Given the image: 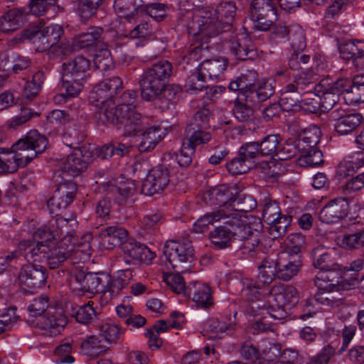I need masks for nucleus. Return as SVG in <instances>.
I'll list each match as a JSON object with an SVG mask.
<instances>
[{"label": "nucleus", "mask_w": 364, "mask_h": 364, "mask_svg": "<svg viewBox=\"0 0 364 364\" xmlns=\"http://www.w3.org/2000/svg\"><path fill=\"white\" fill-rule=\"evenodd\" d=\"M237 12L234 1H227L220 4L217 9L204 8L196 13L187 25L189 34L194 36L203 35L211 37L219 34V31H230Z\"/></svg>", "instance_id": "nucleus-1"}, {"label": "nucleus", "mask_w": 364, "mask_h": 364, "mask_svg": "<svg viewBox=\"0 0 364 364\" xmlns=\"http://www.w3.org/2000/svg\"><path fill=\"white\" fill-rule=\"evenodd\" d=\"M95 117L103 124H112L118 129L123 127L126 136H134L144 131L141 114L129 107L112 103L103 104L96 111Z\"/></svg>", "instance_id": "nucleus-2"}, {"label": "nucleus", "mask_w": 364, "mask_h": 364, "mask_svg": "<svg viewBox=\"0 0 364 364\" xmlns=\"http://www.w3.org/2000/svg\"><path fill=\"white\" fill-rule=\"evenodd\" d=\"M173 74V65L166 60H160L146 68L139 80L141 97L146 101H154L165 83Z\"/></svg>", "instance_id": "nucleus-3"}, {"label": "nucleus", "mask_w": 364, "mask_h": 364, "mask_svg": "<svg viewBox=\"0 0 364 364\" xmlns=\"http://www.w3.org/2000/svg\"><path fill=\"white\" fill-rule=\"evenodd\" d=\"M90 61L82 55H78L63 64L62 82L66 95L75 97L82 91L87 81Z\"/></svg>", "instance_id": "nucleus-4"}, {"label": "nucleus", "mask_w": 364, "mask_h": 364, "mask_svg": "<svg viewBox=\"0 0 364 364\" xmlns=\"http://www.w3.org/2000/svg\"><path fill=\"white\" fill-rule=\"evenodd\" d=\"M49 306L48 298L46 296H40L35 298L28 306V310L32 316H40L41 328L49 330L53 334L60 333L68 323V318L62 309H55L53 311H48L43 315Z\"/></svg>", "instance_id": "nucleus-5"}, {"label": "nucleus", "mask_w": 364, "mask_h": 364, "mask_svg": "<svg viewBox=\"0 0 364 364\" xmlns=\"http://www.w3.org/2000/svg\"><path fill=\"white\" fill-rule=\"evenodd\" d=\"M241 228L233 232L235 237L233 247L238 249L242 254L249 255L250 257L257 256L262 252V245H260L262 235V223L257 220L253 227L250 226L247 220V217L243 216L242 225Z\"/></svg>", "instance_id": "nucleus-6"}, {"label": "nucleus", "mask_w": 364, "mask_h": 364, "mask_svg": "<svg viewBox=\"0 0 364 364\" xmlns=\"http://www.w3.org/2000/svg\"><path fill=\"white\" fill-rule=\"evenodd\" d=\"M48 144L46 136L41 135L37 131H31L25 139H21L12 146L13 156L16 163V170L19 166H26L38 154L43 153Z\"/></svg>", "instance_id": "nucleus-7"}, {"label": "nucleus", "mask_w": 364, "mask_h": 364, "mask_svg": "<svg viewBox=\"0 0 364 364\" xmlns=\"http://www.w3.org/2000/svg\"><path fill=\"white\" fill-rule=\"evenodd\" d=\"M277 19V14L273 0H253L249 18L245 20V28L265 31L269 29Z\"/></svg>", "instance_id": "nucleus-8"}, {"label": "nucleus", "mask_w": 364, "mask_h": 364, "mask_svg": "<svg viewBox=\"0 0 364 364\" xmlns=\"http://www.w3.org/2000/svg\"><path fill=\"white\" fill-rule=\"evenodd\" d=\"M164 254L173 270L178 273L188 272L194 260L193 247L188 240L167 241L164 247Z\"/></svg>", "instance_id": "nucleus-9"}, {"label": "nucleus", "mask_w": 364, "mask_h": 364, "mask_svg": "<svg viewBox=\"0 0 364 364\" xmlns=\"http://www.w3.org/2000/svg\"><path fill=\"white\" fill-rule=\"evenodd\" d=\"M63 34V30L60 26L50 25L25 30L19 38H14L13 41L21 42L23 39H28L35 46L36 51L48 50V53L51 47L59 42Z\"/></svg>", "instance_id": "nucleus-10"}, {"label": "nucleus", "mask_w": 364, "mask_h": 364, "mask_svg": "<svg viewBox=\"0 0 364 364\" xmlns=\"http://www.w3.org/2000/svg\"><path fill=\"white\" fill-rule=\"evenodd\" d=\"M243 214L240 212L232 211L227 213L221 220L224 225L216 227L215 230L210 233V237L213 245L218 249H223L230 246H233V240L237 230L241 228L242 225Z\"/></svg>", "instance_id": "nucleus-11"}, {"label": "nucleus", "mask_w": 364, "mask_h": 364, "mask_svg": "<svg viewBox=\"0 0 364 364\" xmlns=\"http://www.w3.org/2000/svg\"><path fill=\"white\" fill-rule=\"evenodd\" d=\"M278 264L279 262L270 257H266L262 259L259 266V274L257 280L254 281L250 279H243L241 281L242 296L251 297L252 292H257L264 286H267L272 282L276 277H278Z\"/></svg>", "instance_id": "nucleus-12"}, {"label": "nucleus", "mask_w": 364, "mask_h": 364, "mask_svg": "<svg viewBox=\"0 0 364 364\" xmlns=\"http://www.w3.org/2000/svg\"><path fill=\"white\" fill-rule=\"evenodd\" d=\"M75 279L84 292L97 294L107 292L109 275L105 272H86L83 266L76 267L73 272Z\"/></svg>", "instance_id": "nucleus-13"}, {"label": "nucleus", "mask_w": 364, "mask_h": 364, "mask_svg": "<svg viewBox=\"0 0 364 364\" xmlns=\"http://www.w3.org/2000/svg\"><path fill=\"white\" fill-rule=\"evenodd\" d=\"M323 280L327 279L330 284L326 287H321V284H317L318 291L315 294V301L320 304L330 306L337 307L343 303L342 294L340 290H348L352 288L354 285L348 282L341 284L339 281H335L333 279H329L328 277L323 278Z\"/></svg>", "instance_id": "nucleus-14"}, {"label": "nucleus", "mask_w": 364, "mask_h": 364, "mask_svg": "<svg viewBox=\"0 0 364 364\" xmlns=\"http://www.w3.org/2000/svg\"><path fill=\"white\" fill-rule=\"evenodd\" d=\"M122 86V80L118 76L105 78L93 87L89 97L90 102H97L96 105L97 108L103 106V104L112 103L109 100L117 94Z\"/></svg>", "instance_id": "nucleus-15"}, {"label": "nucleus", "mask_w": 364, "mask_h": 364, "mask_svg": "<svg viewBox=\"0 0 364 364\" xmlns=\"http://www.w3.org/2000/svg\"><path fill=\"white\" fill-rule=\"evenodd\" d=\"M203 200L210 206H225L233 205V211H247L246 207L240 205V199L235 198L230 188L225 185H220L210 188L203 195Z\"/></svg>", "instance_id": "nucleus-16"}, {"label": "nucleus", "mask_w": 364, "mask_h": 364, "mask_svg": "<svg viewBox=\"0 0 364 364\" xmlns=\"http://www.w3.org/2000/svg\"><path fill=\"white\" fill-rule=\"evenodd\" d=\"M170 182L168 169L164 165H159L147 174L141 185V193L146 196H153L163 191Z\"/></svg>", "instance_id": "nucleus-17"}, {"label": "nucleus", "mask_w": 364, "mask_h": 364, "mask_svg": "<svg viewBox=\"0 0 364 364\" xmlns=\"http://www.w3.org/2000/svg\"><path fill=\"white\" fill-rule=\"evenodd\" d=\"M87 156L83 153L82 148L75 149L60 164V176L65 181L80 175L88 165Z\"/></svg>", "instance_id": "nucleus-18"}, {"label": "nucleus", "mask_w": 364, "mask_h": 364, "mask_svg": "<svg viewBox=\"0 0 364 364\" xmlns=\"http://www.w3.org/2000/svg\"><path fill=\"white\" fill-rule=\"evenodd\" d=\"M77 191V184L72 181L60 183L47 205L50 213H58L65 209L73 201Z\"/></svg>", "instance_id": "nucleus-19"}, {"label": "nucleus", "mask_w": 364, "mask_h": 364, "mask_svg": "<svg viewBox=\"0 0 364 364\" xmlns=\"http://www.w3.org/2000/svg\"><path fill=\"white\" fill-rule=\"evenodd\" d=\"M47 277L46 267L28 263L21 267L18 276V282L25 289H33L44 284Z\"/></svg>", "instance_id": "nucleus-20"}, {"label": "nucleus", "mask_w": 364, "mask_h": 364, "mask_svg": "<svg viewBox=\"0 0 364 364\" xmlns=\"http://www.w3.org/2000/svg\"><path fill=\"white\" fill-rule=\"evenodd\" d=\"M330 117L336 121L335 130L339 135H346L350 133L363 122V117L360 114H346L345 110L340 108L332 110Z\"/></svg>", "instance_id": "nucleus-21"}, {"label": "nucleus", "mask_w": 364, "mask_h": 364, "mask_svg": "<svg viewBox=\"0 0 364 364\" xmlns=\"http://www.w3.org/2000/svg\"><path fill=\"white\" fill-rule=\"evenodd\" d=\"M349 205L346 198H337L330 200L320 211V220L326 224L335 223L346 218Z\"/></svg>", "instance_id": "nucleus-22"}, {"label": "nucleus", "mask_w": 364, "mask_h": 364, "mask_svg": "<svg viewBox=\"0 0 364 364\" xmlns=\"http://www.w3.org/2000/svg\"><path fill=\"white\" fill-rule=\"evenodd\" d=\"M228 44L230 51L238 60H252L257 55L252 41L246 35H232L228 40Z\"/></svg>", "instance_id": "nucleus-23"}, {"label": "nucleus", "mask_w": 364, "mask_h": 364, "mask_svg": "<svg viewBox=\"0 0 364 364\" xmlns=\"http://www.w3.org/2000/svg\"><path fill=\"white\" fill-rule=\"evenodd\" d=\"M243 93L247 96V101L259 107L261 102L267 100L274 95V87L272 82L267 79L256 82L250 81L249 90H245Z\"/></svg>", "instance_id": "nucleus-24"}, {"label": "nucleus", "mask_w": 364, "mask_h": 364, "mask_svg": "<svg viewBox=\"0 0 364 364\" xmlns=\"http://www.w3.org/2000/svg\"><path fill=\"white\" fill-rule=\"evenodd\" d=\"M122 250L124 252V259L127 264L133 261L148 263L155 257L154 252L145 245L134 240L127 241L123 244Z\"/></svg>", "instance_id": "nucleus-25"}, {"label": "nucleus", "mask_w": 364, "mask_h": 364, "mask_svg": "<svg viewBox=\"0 0 364 364\" xmlns=\"http://www.w3.org/2000/svg\"><path fill=\"white\" fill-rule=\"evenodd\" d=\"M311 255L316 268L325 272H335L338 278L341 276L340 265L331 251L323 246H318L312 250Z\"/></svg>", "instance_id": "nucleus-26"}, {"label": "nucleus", "mask_w": 364, "mask_h": 364, "mask_svg": "<svg viewBox=\"0 0 364 364\" xmlns=\"http://www.w3.org/2000/svg\"><path fill=\"white\" fill-rule=\"evenodd\" d=\"M227 68V60L224 58L203 60L199 65L196 77L198 81L205 82V79L215 80L224 73Z\"/></svg>", "instance_id": "nucleus-27"}, {"label": "nucleus", "mask_w": 364, "mask_h": 364, "mask_svg": "<svg viewBox=\"0 0 364 364\" xmlns=\"http://www.w3.org/2000/svg\"><path fill=\"white\" fill-rule=\"evenodd\" d=\"M99 238L102 245L109 250L122 246L127 241L128 232L119 226H109L100 232Z\"/></svg>", "instance_id": "nucleus-28"}, {"label": "nucleus", "mask_w": 364, "mask_h": 364, "mask_svg": "<svg viewBox=\"0 0 364 364\" xmlns=\"http://www.w3.org/2000/svg\"><path fill=\"white\" fill-rule=\"evenodd\" d=\"M269 294L274 297L276 306L294 305L299 301L297 290L290 285H274L269 291Z\"/></svg>", "instance_id": "nucleus-29"}, {"label": "nucleus", "mask_w": 364, "mask_h": 364, "mask_svg": "<svg viewBox=\"0 0 364 364\" xmlns=\"http://www.w3.org/2000/svg\"><path fill=\"white\" fill-rule=\"evenodd\" d=\"M132 149L129 143H123L121 141H112L103 145L99 152L98 156L102 159H108L112 157L119 159L128 156Z\"/></svg>", "instance_id": "nucleus-30"}, {"label": "nucleus", "mask_w": 364, "mask_h": 364, "mask_svg": "<svg viewBox=\"0 0 364 364\" xmlns=\"http://www.w3.org/2000/svg\"><path fill=\"white\" fill-rule=\"evenodd\" d=\"M103 28L101 27H90L86 32L82 33L73 38L76 48L83 49L93 46H97L102 41Z\"/></svg>", "instance_id": "nucleus-31"}, {"label": "nucleus", "mask_w": 364, "mask_h": 364, "mask_svg": "<svg viewBox=\"0 0 364 364\" xmlns=\"http://www.w3.org/2000/svg\"><path fill=\"white\" fill-rule=\"evenodd\" d=\"M301 92L295 89L290 83L287 85L281 94L279 104L280 107L287 112L297 111Z\"/></svg>", "instance_id": "nucleus-32"}, {"label": "nucleus", "mask_w": 364, "mask_h": 364, "mask_svg": "<svg viewBox=\"0 0 364 364\" xmlns=\"http://www.w3.org/2000/svg\"><path fill=\"white\" fill-rule=\"evenodd\" d=\"M247 100V96L242 92L235 102L233 113L235 118L240 122L249 121L253 115V109L258 107L257 105H251Z\"/></svg>", "instance_id": "nucleus-33"}, {"label": "nucleus", "mask_w": 364, "mask_h": 364, "mask_svg": "<svg viewBox=\"0 0 364 364\" xmlns=\"http://www.w3.org/2000/svg\"><path fill=\"white\" fill-rule=\"evenodd\" d=\"M143 0H114V8L122 16L127 19L135 14L142 12L144 9Z\"/></svg>", "instance_id": "nucleus-34"}, {"label": "nucleus", "mask_w": 364, "mask_h": 364, "mask_svg": "<svg viewBox=\"0 0 364 364\" xmlns=\"http://www.w3.org/2000/svg\"><path fill=\"white\" fill-rule=\"evenodd\" d=\"M162 132L159 127H150L144 131L141 141L139 144L140 152H147L153 150L156 144L163 139Z\"/></svg>", "instance_id": "nucleus-35"}, {"label": "nucleus", "mask_w": 364, "mask_h": 364, "mask_svg": "<svg viewBox=\"0 0 364 364\" xmlns=\"http://www.w3.org/2000/svg\"><path fill=\"white\" fill-rule=\"evenodd\" d=\"M23 20V13L19 9H11L0 18V31L4 33L14 31L21 26Z\"/></svg>", "instance_id": "nucleus-36"}, {"label": "nucleus", "mask_w": 364, "mask_h": 364, "mask_svg": "<svg viewBox=\"0 0 364 364\" xmlns=\"http://www.w3.org/2000/svg\"><path fill=\"white\" fill-rule=\"evenodd\" d=\"M19 249H24L29 252H26V257L33 259L34 261L41 260L42 259H47L50 250V247L48 244L37 242L36 245L30 241H23L19 244Z\"/></svg>", "instance_id": "nucleus-37"}, {"label": "nucleus", "mask_w": 364, "mask_h": 364, "mask_svg": "<svg viewBox=\"0 0 364 364\" xmlns=\"http://www.w3.org/2000/svg\"><path fill=\"white\" fill-rule=\"evenodd\" d=\"M319 134L320 130L316 126L305 129L300 138L296 141L299 149L304 151L317 149L316 146L320 141Z\"/></svg>", "instance_id": "nucleus-38"}, {"label": "nucleus", "mask_w": 364, "mask_h": 364, "mask_svg": "<svg viewBox=\"0 0 364 364\" xmlns=\"http://www.w3.org/2000/svg\"><path fill=\"white\" fill-rule=\"evenodd\" d=\"M70 314L75 317L78 323L88 324L93 321L97 316V313L93 308V301L82 306H71Z\"/></svg>", "instance_id": "nucleus-39"}, {"label": "nucleus", "mask_w": 364, "mask_h": 364, "mask_svg": "<svg viewBox=\"0 0 364 364\" xmlns=\"http://www.w3.org/2000/svg\"><path fill=\"white\" fill-rule=\"evenodd\" d=\"M132 277V272L127 269L119 271L116 278L113 280L109 279V284L107 287V292L110 296H114L129 283Z\"/></svg>", "instance_id": "nucleus-40"}, {"label": "nucleus", "mask_w": 364, "mask_h": 364, "mask_svg": "<svg viewBox=\"0 0 364 364\" xmlns=\"http://www.w3.org/2000/svg\"><path fill=\"white\" fill-rule=\"evenodd\" d=\"M278 278L282 280L288 281L297 274L301 267L300 259L278 261Z\"/></svg>", "instance_id": "nucleus-41"}, {"label": "nucleus", "mask_w": 364, "mask_h": 364, "mask_svg": "<svg viewBox=\"0 0 364 364\" xmlns=\"http://www.w3.org/2000/svg\"><path fill=\"white\" fill-rule=\"evenodd\" d=\"M317 80L316 75L312 70H307L297 74L290 84L294 85L296 90L303 93L306 89H312Z\"/></svg>", "instance_id": "nucleus-42"}, {"label": "nucleus", "mask_w": 364, "mask_h": 364, "mask_svg": "<svg viewBox=\"0 0 364 364\" xmlns=\"http://www.w3.org/2000/svg\"><path fill=\"white\" fill-rule=\"evenodd\" d=\"M187 132V140L183 141L185 147L188 148L191 152H195L196 147L198 145L208 143L211 139V134L210 132L205 130H188Z\"/></svg>", "instance_id": "nucleus-43"}, {"label": "nucleus", "mask_w": 364, "mask_h": 364, "mask_svg": "<svg viewBox=\"0 0 364 364\" xmlns=\"http://www.w3.org/2000/svg\"><path fill=\"white\" fill-rule=\"evenodd\" d=\"M71 250H66L58 243L53 247H50L48 256V264L50 269H56L60 267L63 263L69 260L70 252Z\"/></svg>", "instance_id": "nucleus-44"}, {"label": "nucleus", "mask_w": 364, "mask_h": 364, "mask_svg": "<svg viewBox=\"0 0 364 364\" xmlns=\"http://www.w3.org/2000/svg\"><path fill=\"white\" fill-rule=\"evenodd\" d=\"M320 107L319 95L311 91L301 93L298 110L303 109L307 112L316 113Z\"/></svg>", "instance_id": "nucleus-45"}, {"label": "nucleus", "mask_w": 364, "mask_h": 364, "mask_svg": "<svg viewBox=\"0 0 364 364\" xmlns=\"http://www.w3.org/2000/svg\"><path fill=\"white\" fill-rule=\"evenodd\" d=\"M224 210H219L217 212L207 213L199 218L193 225V230L196 232H202L210 225H213L215 222L221 220L227 214Z\"/></svg>", "instance_id": "nucleus-46"}, {"label": "nucleus", "mask_w": 364, "mask_h": 364, "mask_svg": "<svg viewBox=\"0 0 364 364\" xmlns=\"http://www.w3.org/2000/svg\"><path fill=\"white\" fill-rule=\"evenodd\" d=\"M75 48L73 41L63 40L59 43L54 44L48 54L50 58L63 60L71 55Z\"/></svg>", "instance_id": "nucleus-47"}, {"label": "nucleus", "mask_w": 364, "mask_h": 364, "mask_svg": "<svg viewBox=\"0 0 364 364\" xmlns=\"http://www.w3.org/2000/svg\"><path fill=\"white\" fill-rule=\"evenodd\" d=\"M281 139L279 134H269L264 136L259 142L262 156H275Z\"/></svg>", "instance_id": "nucleus-48"}, {"label": "nucleus", "mask_w": 364, "mask_h": 364, "mask_svg": "<svg viewBox=\"0 0 364 364\" xmlns=\"http://www.w3.org/2000/svg\"><path fill=\"white\" fill-rule=\"evenodd\" d=\"M91 255V249L89 243H84L82 245H77L75 248H73L72 251L70 252L69 260L71 264L75 265L76 267L81 266V263L85 262L87 260L90 259Z\"/></svg>", "instance_id": "nucleus-49"}, {"label": "nucleus", "mask_w": 364, "mask_h": 364, "mask_svg": "<svg viewBox=\"0 0 364 364\" xmlns=\"http://www.w3.org/2000/svg\"><path fill=\"white\" fill-rule=\"evenodd\" d=\"M364 43L358 41H347L340 45L339 52L341 57L346 60H352L354 63V58H356L359 53H362V48Z\"/></svg>", "instance_id": "nucleus-50"}, {"label": "nucleus", "mask_w": 364, "mask_h": 364, "mask_svg": "<svg viewBox=\"0 0 364 364\" xmlns=\"http://www.w3.org/2000/svg\"><path fill=\"white\" fill-rule=\"evenodd\" d=\"M210 111L208 109L203 108L198 110L189 123L188 130H205L210 127Z\"/></svg>", "instance_id": "nucleus-51"}, {"label": "nucleus", "mask_w": 364, "mask_h": 364, "mask_svg": "<svg viewBox=\"0 0 364 364\" xmlns=\"http://www.w3.org/2000/svg\"><path fill=\"white\" fill-rule=\"evenodd\" d=\"M299 164L303 166H316L323 162V154L318 149L301 151L299 158Z\"/></svg>", "instance_id": "nucleus-52"}, {"label": "nucleus", "mask_w": 364, "mask_h": 364, "mask_svg": "<svg viewBox=\"0 0 364 364\" xmlns=\"http://www.w3.org/2000/svg\"><path fill=\"white\" fill-rule=\"evenodd\" d=\"M300 151L296 141L289 139L282 145L279 144L275 156L279 160L292 159Z\"/></svg>", "instance_id": "nucleus-53"}, {"label": "nucleus", "mask_w": 364, "mask_h": 364, "mask_svg": "<svg viewBox=\"0 0 364 364\" xmlns=\"http://www.w3.org/2000/svg\"><path fill=\"white\" fill-rule=\"evenodd\" d=\"M95 68L101 71H106L114 67V62L110 50L107 48L99 49L94 58Z\"/></svg>", "instance_id": "nucleus-54"}, {"label": "nucleus", "mask_w": 364, "mask_h": 364, "mask_svg": "<svg viewBox=\"0 0 364 364\" xmlns=\"http://www.w3.org/2000/svg\"><path fill=\"white\" fill-rule=\"evenodd\" d=\"M261 293L259 290L257 292L252 291L251 297L244 296L248 301L247 312L252 316H260L262 313L267 311V308L264 301L260 299Z\"/></svg>", "instance_id": "nucleus-55"}, {"label": "nucleus", "mask_w": 364, "mask_h": 364, "mask_svg": "<svg viewBox=\"0 0 364 364\" xmlns=\"http://www.w3.org/2000/svg\"><path fill=\"white\" fill-rule=\"evenodd\" d=\"M211 291L210 287L206 284H200L196 287L193 293V301L198 306L208 308L211 305Z\"/></svg>", "instance_id": "nucleus-56"}, {"label": "nucleus", "mask_w": 364, "mask_h": 364, "mask_svg": "<svg viewBox=\"0 0 364 364\" xmlns=\"http://www.w3.org/2000/svg\"><path fill=\"white\" fill-rule=\"evenodd\" d=\"M228 171L233 175L247 173L253 166L238 152L237 156L226 165Z\"/></svg>", "instance_id": "nucleus-57"}, {"label": "nucleus", "mask_w": 364, "mask_h": 364, "mask_svg": "<svg viewBox=\"0 0 364 364\" xmlns=\"http://www.w3.org/2000/svg\"><path fill=\"white\" fill-rule=\"evenodd\" d=\"M348 97L351 103L364 102V76L353 78Z\"/></svg>", "instance_id": "nucleus-58"}, {"label": "nucleus", "mask_w": 364, "mask_h": 364, "mask_svg": "<svg viewBox=\"0 0 364 364\" xmlns=\"http://www.w3.org/2000/svg\"><path fill=\"white\" fill-rule=\"evenodd\" d=\"M291 215H281L273 223L268 224L269 225V233L274 237L282 236L287 232L288 227L291 224Z\"/></svg>", "instance_id": "nucleus-59"}, {"label": "nucleus", "mask_w": 364, "mask_h": 364, "mask_svg": "<svg viewBox=\"0 0 364 364\" xmlns=\"http://www.w3.org/2000/svg\"><path fill=\"white\" fill-rule=\"evenodd\" d=\"M181 92V87L173 84L165 83V86L156 97V100L161 103L173 104L176 100L177 95Z\"/></svg>", "instance_id": "nucleus-60"}, {"label": "nucleus", "mask_w": 364, "mask_h": 364, "mask_svg": "<svg viewBox=\"0 0 364 364\" xmlns=\"http://www.w3.org/2000/svg\"><path fill=\"white\" fill-rule=\"evenodd\" d=\"M238 152L240 155H242L245 159H247L249 163L253 166H255L254 160L257 159L259 156H262L258 141L247 142L242 144L239 149Z\"/></svg>", "instance_id": "nucleus-61"}, {"label": "nucleus", "mask_w": 364, "mask_h": 364, "mask_svg": "<svg viewBox=\"0 0 364 364\" xmlns=\"http://www.w3.org/2000/svg\"><path fill=\"white\" fill-rule=\"evenodd\" d=\"M282 215L279 204L276 201L267 200L262 210L263 220L267 223H273Z\"/></svg>", "instance_id": "nucleus-62"}, {"label": "nucleus", "mask_w": 364, "mask_h": 364, "mask_svg": "<svg viewBox=\"0 0 364 364\" xmlns=\"http://www.w3.org/2000/svg\"><path fill=\"white\" fill-rule=\"evenodd\" d=\"M43 82V75L41 72L36 73L31 80L26 82L23 94L26 98H30L38 94Z\"/></svg>", "instance_id": "nucleus-63"}, {"label": "nucleus", "mask_w": 364, "mask_h": 364, "mask_svg": "<svg viewBox=\"0 0 364 364\" xmlns=\"http://www.w3.org/2000/svg\"><path fill=\"white\" fill-rule=\"evenodd\" d=\"M311 60L309 55L304 54L299 51H294L289 58L288 65L291 70H299L305 68Z\"/></svg>", "instance_id": "nucleus-64"}]
</instances>
